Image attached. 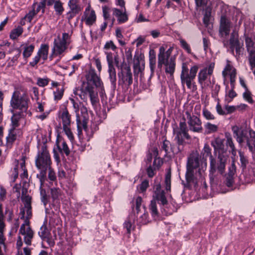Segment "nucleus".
Listing matches in <instances>:
<instances>
[{"instance_id":"obj_39","label":"nucleus","mask_w":255,"mask_h":255,"mask_svg":"<svg viewBox=\"0 0 255 255\" xmlns=\"http://www.w3.org/2000/svg\"><path fill=\"white\" fill-rule=\"evenodd\" d=\"M38 235L42 240H44V238L50 236V233L45 225L44 224L41 227Z\"/></svg>"},{"instance_id":"obj_3","label":"nucleus","mask_w":255,"mask_h":255,"mask_svg":"<svg viewBox=\"0 0 255 255\" xmlns=\"http://www.w3.org/2000/svg\"><path fill=\"white\" fill-rule=\"evenodd\" d=\"M173 48L170 47L166 50L164 46L159 48L158 54V67L161 68L162 65L165 66V71L166 74H169L171 78H173V74L175 70V59L173 57H169L171 54Z\"/></svg>"},{"instance_id":"obj_53","label":"nucleus","mask_w":255,"mask_h":255,"mask_svg":"<svg viewBox=\"0 0 255 255\" xmlns=\"http://www.w3.org/2000/svg\"><path fill=\"white\" fill-rule=\"evenodd\" d=\"M60 189L57 188H52L50 189L51 196L53 200L58 198L60 195Z\"/></svg>"},{"instance_id":"obj_36","label":"nucleus","mask_w":255,"mask_h":255,"mask_svg":"<svg viewBox=\"0 0 255 255\" xmlns=\"http://www.w3.org/2000/svg\"><path fill=\"white\" fill-rule=\"evenodd\" d=\"M26 212V215L25 217L28 218H31L32 214V207L31 206H24L23 208L20 209V215H21L20 219H24L25 213Z\"/></svg>"},{"instance_id":"obj_45","label":"nucleus","mask_w":255,"mask_h":255,"mask_svg":"<svg viewBox=\"0 0 255 255\" xmlns=\"http://www.w3.org/2000/svg\"><path fill=\"white\" fill-rule=\"evenodd\" d=\"M245 42L248 52L255 49V46H254V42L251 38L246 37L245 38Z\"/></svg>"},{"instance_id":"obj_47","label":"nucleus","mask_w":255,"mask_h":255,"mask_svg":"<svg viewBox=\"0 0 255 255\" xmlns=\"http://www.w3.org/2000/svg\"><path fill=\"white\" fill-rule=\"evenodd\" d=\"M15 129V128H11L9 130L8 135L6 137L7 141L9 142H13L16 138V134Z\"/></svg>"},{"instance_id":"obj_9","label":"nucleus","mask_w":255,"mask_h":255,"mask_svg":"<svg viewBox=\"0 0 255 255\" xmlns=\"http://www.w3.org/2000/svg\"><path fill=\"white\" fill-rule=\"evenodd\" d=\"M118 76L119 84L124 85L128 87L132 84V74L130 67L126 64L122 65L121 72L119 73Z\"/></svg>"},{"instance_id":"obj_11","label":"nucleus","mask_w":255,"mask_h":255,"mask_svg":"<svg viewBox=\"0 0 255 255\" xmlns=\"http://www.w3.org/2000/svg\"><path fill=\"white\" fill-rule=\"evenodd\" d=\"M204 170L200 168L198 169V173H196L195 176L194 175V170L187 169L185 175L186 183L184 184V186L189 188L191 184L196 185L198 177L202 178Z\"/></svg>"},{"instance_id":"obj_4","label":"nucleus","mask_w":255,"mask_h":255,"mask_svg":"<svg viewBox=\"0 0 255 255\" xmlns=\"http://www.w3.org/2000/svg\"><path fill=\"white\" fill-rule=\"evenodd\" d=\"M228 159V155L224 152H219L217 158L211 156L209 176L211 181L218 176V173L223 175L225 173Z\"/></svg>"},{"instance_id":"obj_31","label":"nucleus","mask_w":255,"mask_h":255,"mask_svg":"<svg viewBox=\"0 0 255 255\" xmlns=\"http://www.w3.org/2000/svg\"><path fill=\"white\" fill-rule=\"evenodd\" d=\"M212 8L210 6L206 7L203 16V22L207 26L209 24V22L211 17Z\"/></svg>"},{"instance_id":"obj_20","label":"nucleus","mask_w":255,"mask_h":255,"mask_svg":"<svg viewBox=\"0 0 255 255\" xmlns=\"http://www.w3.org/2000/svg\"><path fill=\"white\" fill-rule=\"evenodd\" d=\"M66 44L61 42H57L56 40L55 39L54 41V46L52 49V52L51 54V56H53L55 55H60L66 48Z\"/></svg>"},{"instance_id":"obj_25","label":"nucleus","mask_w":255,"mask_h":255,"mask_svg":"<svg viewBox=\"0 0 255 255\" xmlns=\"http://www.w3.org/2000/svg\"><path fill=\"white\" fill-rule=\"evenodd\" d=\"M85 15V20L86 24L89 26L93 25L96 20V15L94 10H89L88 11H86Z\"/></svg>"},{"instance_id":"obj_17","label":"nucleus","mask_w":255,"mask_h":255,"mask_svg":"<svg viewBox=\"0 0 255 255\" xmlns=\"http://www.w3.org/2000/svg\"><path fill=\"white\" fill-rule=\"evenodd\" d=\"M224 139L217 137L211 141V144L214 148V153L217 154V152H224L226 153L225 151Z\"/></svg>"},{"instance_id":"obj_38","label":"nucleus","mask_w":255,"mask_h":255,"mask_svg":"<svg viewBox=\"0 0 255 255\" xmlns=\"http://www.w3.org/2000/svg\"><path fill=\"white\" fill-rule=\"evenodd\" d=\"M44 182H43L42 184H41V182H40V197H41V200L42 202L43 203L44 205L45 206L48 202V197L47 195L45 190L42 188Z\"/></svg>"},{"instance_id":"obj_30","label":"nucleus","mask_w":255,"mask_h":255,"mask_svg":"<svg viewBox=\"0 0 255 255\" xmlns=\"http://www.w3.org/2000/svg\"><path fill=\"white\" fill-rule=\"evenodd\" d=\"M68 5L70 7V11H73V13H78L81 10V7L76 0H70Z\"/></svg>"},{"instance_id":"obj_16","label":"nucleus","mask_w":255,"mask_h":255,"mask_svg":"<svg viewBox=\"0 0 255 255\" xmlns=\"http://www.w3.org/2000/svg\"><path fill=\"white\" fill-rule=\"evenodd\" d=\"M199 166V157L197 153H192L190 154L188 158L187 163V169L194 170Z\"/></svg>"},{"instance_id":"obj_5","label":"nucleus","mask_w":255,"mask_h":255,"mask_svg":"<svg viewBox=\"0 0 255 255\" xmlns=\"http://www.w3.org/2000/svg\"><path fill=\"white\" fill-rule=\"evenodd\" d=\"M30 100L27 92L23 89H17L13 93L10 106L13 110H18L20 113H25L28 108Z\"/></svg>"},{"instance_id":"obj_7","label":"nucleus","mask_w":255,"mask_h":255,"mask_svg":"<svg viewBox=\"0 0 255 255\" xmlns=\"http://www.w3.org/2000/svg\"><path fill=\"white\" fill-rule=\"evenodd\" d=\"M199 67L197 65L191 67L189 70L186 63H183L182 65V70L180 75L181 84L184 86L186 85L187 88L191 89L196 87L193 82L198 71Z\"/></svg>"},{"instance_id":"obj_50","label":"nucleus","mask_w":255,"mask_h":255,"mask_svg":"<svg viewBox=\"0 0 255 255\" xmlns=\"http://www.w3.org/2000/svg\"><path fill=\"white\" fill-rule=\"evenodd\" d=\"M237 96V94L234 91V89H232L229 91L228 93L226 94V100L228 102H231L232 99Z\"/></svg>"},{"instance_id":"obj_57","label":"nucleus","mask_w":255,"mask_h":255,"mask_svg":"<svg viewBox=\"0 0 255 255\" xmlns=\"http://www.w3.org/2000/svg\"><path fill=\"white\" fill-rule=\"evenodd\" d=\"M236 73L235 70H233L230 75L231 86L232 89H235Z\"/></svg>"},{"instance_id":"obj_48","label":"nucleus","mask_w":255,"mask_h":255,"mask_svg":"<svg viewBox=\"0 0 255 255\" xmlns=\"http://www.w3.org/2000/svg\"><path fill=\"white\" fill-rule=\"evenodd\" d=\"M239 155H240V160L241 163V167L243 168V169H245L246 168V166L247 164L249 163V161L248 160V158L246 156L244 155V154L240 152H239Z\"/></svg>"},{"instance_id":"obj_14","label":"nucleus","mask_w":255,"mask_h":255,"mask_svg":"<svg viewBox=\"0 0 255 255\" xmlns=\"http://www.w3.org/2000/svg\"><path fill=\"white\" fill-rule=\"evenodd\" d=\"M19 234L24 236L23 240L25 244L28 246L31 245V241L34 237V232L30 227L24 228V225H21L19 230Z\"/></svg>"},{"instance_id":"obj_55","label":"nucleus","mask_w":255,"mask_h":255,"mask_svg":"<svg viewBox=\"0 0 255 255\" xmlns=\"http://www.w3.org/2000/svg\"><path fill=\"white\" fill-rule=\"evenodd\" d=\"M63 129L70 140H73L74 136L71 130L70 126L63 127Z\"/></svg>"},{"instance_id":"obj_46","label":"nucleus","mask_w":255,"mask_h":255,"mask_svg":"<svg viewBox=\"0 0 255 255\" xmlns=\"http://www.w3.org/2000/svg\"><path fill=\"white\" fill-rule=\"evenodd\" d=\"M202 153L203 154V155L206 157L209 156L210 161L211 160V156H213L211 153V148L208 144H205L204 145Z\"/></svg>"},{"instance_id":"obj_49","label":"nucleus","mask_w":255,"mask_h":255,"mask_svg":"<svg viewBox=\"0 0 255 255\" xmlns=\"http://www.w3.org/2000/svg\"><path fill=\"white\" fill-rule=\"evenodd\" d=\"M124 227L127 229V233L130 234L131 230H133L134 227L132 226V223L129 219H128L124 224Z\"/></svg>"},{"instance_id":"obj_1","label":"nucleus","mask_w":255,"mask_h":255,"mask_svg":"<svg viewBox=\"0 0 255 255\" xmlns=\"http://www.w3.org/2000/svg\"><path fill=\"white\" fill-rule=\"evenodd\" d=\"M86 81L83 82L80 89L76 88L74 93L83 100L86 99V96L88 94L91 102L94 106L98 102V92L96 91V88L101 87L103 83L94 69H89L86 75Z\"/></svg>"},{"instance_id":"obj_8","label":"nucleus","mask_w":255,"mask_h":255,"mask_svg":"<svg viewBox=\"0 0 255 255\" xmlns=\"http://www.w3.org/2000/svg\"><path fill=\"white\" fill-rule=\"evenodd\" d=\"M188 129L185 122V119H183V122L179 123V128L173 129V134L175 135V139L179 145H182L184 142V138L190 139L191 137L188 133Z\"/></svg>"},{"instance_id":"obj_19","label":"nucleus","mask_w":255,"mask_h":255,"mask_svg":"<svg viewBox=\"0 0 255 255\" xmlns=\"http://www.w3.org/2000/svg\"><path fill=\"white\" fill-rule=\"evenodd\" d=\"M59 118L61 119L63 127L70 126L71 116L66 107H65L59 113Z\"/></svg>"},{"instance_id":"obj_42","label":"nucleus","mask_w":255,"mask_h":255,"mask_svg":"<svg viewBox=\"0 0 255 255\" xmlns=\"http://www.w3.org/2000/svg\"><path fill=\"white\" fill-rule=\"evenodd\" d=\"M149 209L153 217L158 216V212L157 211L155 200L152 199L151 201Z\"/></svg>"},{"instance_id":"obj_58","label":"nucleus","mask_w":255,"mask_h":255,"mask_svg":"<svg viewBox=\"0 0 255 255\" xmlns=\"http://www.w3.org/2000/svg\"><path fill=\"white\" fill-rule=\"evenodd\" d=\"M21 200L24 206H31V197L29 195L21 197Z\"/></svg>"},{"instance_id":"obj_33","label":"nucleus","mask_w":255,"mask_h":255,"mask_svg":"<svg viewBox=\"0 0 255 255\" xmlns=\"http://www.w3.org/2000/svg\"><path fill=\"white\" fill-rule=\"evenodd\" d=\"M23 28L18 26L16 28L12 29L10 33V38L12 40H15L23 32Z\"/></svg>"},{"instance_id":"obj_52","label":"nucleus","mask_w":255,"mask_h":255,"mask_svg":"<svg viewBox=\"0 0 255 255\" xmlns=\"http://www.w3.org/2000/svg\"><path fill=\"white\" fill-rule=\"evenodd\" d=\"M143 214L140 217L138 222L141 224H146L147 222V216L148 215L147 213H145L146 210L144 206H143Z\"/></svg>"},{"instance_id":"obj_62","label":"nucleus","mask_w":255,"mask_h":255,"mask_svg":"<svg viewBox=\"0 0 255 255\" xmlns=\"http://www.w3.org/2000/svg\"><path fill=\"white\" fill-rule=\"evenodd\" d=\"M64 90L61 89V90L58 89L56 91L54 92V99L55 100H60L63 95Z\"/></svg>"},{"instance_id":"obj_41","label":"nucleus","mask_w":255,"mask_h":255,"mask_svg":"<svg viewBox=\"0 0 255 255\" xmlns=\"http://www.w3.org/2000/svg\"><path fill=\"white\" fill-rule=\"evenodd\" d=\"M171 172L168 171L165 175L164 184L165 189L167 191H170L171 189Z\"/></svg>"},{"instance_id":"obj_27","label":"nucleus","mask_w":255,"mask_h":255,"mask_svg":"<svg viewBox=\"0 0 255 255\" xmlns=\"http://www.w3.org/2000/svg\"><path fill=\"white\" fill-rule=\"evenodd\" d=\"M226 144L227 146L230 147L231 149L232 154L235 155L236 154V149L233 142V138L230 133H226Z\"/></svg>"},{"instance_id":"obj_34","label":"nucleus","mask_w":255,"mask_h":255,"mask_svg":"<svg viewBox=\"0 0 255 255\" xmlns=\"http://www.w3.org/2000/svg\"><path fill=\"white\" fill-rule=\"evenodd\" d=\"M34 49V46L33 44H31L28 45L27 44L25 45L24 47V50L23 51V56L25 59H27L29 57L32 53H33Z\"/></svg>"},{"instance_id":"obj_61","label":"nucleus","mask_w":255,"mask_h":255,"mask_svg":"<svg viewBox=\"0 0 255 255\" xmlns=\"http://www.w3.org/2000/svg\"><path fill=\"white\" fill-rule=\"evenodd\" d=\"M48 178L50 181H54L56 179V176L54 170L51 168V166L48 168Z\"/></svg>"},{"instance_id":"obj_59","label":"nucleus","mask_w":255,"mask_h":255,"mask_svg":"<svg viewBox=\"0 0 255 255\" xmlns=\"http://www.w3.org/2000/svg\"><path fill=\"white\" fill-rule=\"evenodd\" d=\"M14 164H15V167L13 168V181L14 182L16 179L18 177V166L19 164L18 160H15L14 162Z\"/></svg>"},{"instance_id":"obj_18","label":"nucleus","mask_w":255,"mask_h":255,"mask_svg":"<svg viewBox=\"0 0 255 255\" xmlns=\"http://www.w3.org/2000/svg\"><path fill=\"white\" fill-rule=\"evenodd\" d=\"M59 151L61 153H64L66 156H68L70 153L69 148L62 137L58 135L56 141Z\"/></svg>"},{"instance_id":"obj_37","label":"nucleus","mask_w":255,"mask_h":255,"mask_svg":"<svg viewBox=\"0 0 255 255\" xmlns=\"http://www.w3.org/2000/svg\"><path fill=\"white\" fill-rule=\"evenodd\" d=\"M162 149L165 151V155L173 152V146L169 141L165 139L163 140L161 146Z\"/></svg>"},{"instance_id":"obj_6","label":"nucleus","mask_w":255,"mask_h":255,"mask_svg":"<svg viewBox=\"0 0 255 255\" xmlns=\"http://www.w3.org/2000/svg\"><path fill=\"white\" fill-rule=\"evenodd\" d=\"M234 136L240 144L246 143L248 148L255 145V131L252 129L240 128L238 126L232 127Z\"/></svg>"},{"instance_id":"obj_12","label":"nucleus","mask_w":255,"mask_h":255,"mask_svg":"<svg viewBox=\"0 0 255 255\" xmlns=\"http://www.w3.org/2000/svg\"><path fill=\"white\" fill-rule=\"evenodd\" d=\"M231 22L225 15H222L220 20L219 29V34L221 37H226L230 33Z\"/></svg>"},{"instance_id":"obj_32","label":"nucleus","mask_w":255,"mask_h":255,"mask_svg":"<svg viewBox=\"0 0 255 255\" xmlns=\"http://www.w3.org/2000/svg\"><path fill=\"white\" fill-rule=\"evenodd\" d=\"M144 69V64L139 61L138 58L134 63L133 70L135 75H137L139 73H141Z\"/></svg>"},{"instance_id":"obj_63","label":"nucleus","mask_w":255,"mask_h":255,"mask_svg":"<svg viewBox=\"0 0 255 255\" xmlns=\"http://www.w3.org/2000/svg\"><path fill=\"white\" fill-rule=\"evenodd\" d=\"M149 186V182L147 180H144L139 185V189L141 192H143L146 191Z\"/></svg>"},{"instance_id":"obj_26","label":"nucleus","mask_w":255,"mask_h":255,"mask_svg":"<svg viewBox=\"0 0 255 255\" xmlns=\"http://www.w3.org/2000/svg\"><path fill=\"white\" fill-rule=\"evenodd\" d=\"M11 112L13 114V115L11 118L12 125L11 128H15L16 127H18L19 121L24 116V114L20 112L14 113L13 110H11Z\"/></svg>"},{"instance_id":"obj_29","label":"nucleus","mask_w":255,"mask_h":255,"mask_svg":"<svg viewBox=\"0 0 255 255\" xmlns=\"http://www.w3.org/2000/svg\"><path fill=\"white\" fill-rule=\"evenodd\" d=\"M49 46L47 44H42L37 54L44 60H46L48 57Z\"/></svg>"},{"instance_id":"obj_21","label":"nucleus","mask_w":255,"mask_h":255,"mask_svg":"<svg viewBox=\"0 0 255 255\" xmlns=\"http://www.w3.org/2000/svg\"><path fill=\"white\" fill-rule=\"evenodd\" d=\"M209 75L207 74V68H204L201 70L198 74V82L201 85V87H205L208 86V84H206V80L208 79Z\"/></svg>"},{"instance_id":"obj_56","label":"nucleus","mask_w":255,"mask_h":255,"mask_svg":"<svg viewBox=\"0 0 255 255\" xmlns=\"http://www.w3.org/2000/svg\"><path fill=\"white\" fill-rule=\"evenodd\" d=\"M203 115L207 120H212L215 119L214 116L207 109L203 110Z\"/></svg>"},{"instance_id":"obj_28","label":"nucleus","mask_w":255,"mask_h":255,"mask_svg":"<svg viewBox=\"0 0 255 255\" xmlns=\"http://www.w3.org/2000/svg\"><path fill=\"white\" fill-rule=\"evenodd\" d=\"M153 199L155 200V201H157L158 202H160L163 206H165L168 203L164 191L161 193L160 192V193L156 195H153Z\"/></svg>"},{"instance_id":"obj_60","label":"nucleus","mask_w":255,"mask_h":255,"mask_svg":"<svg viewBox=\"0 0 255 255\" xmlns=\"http://www.w3.org/2000/svg\"><path fill=\"white\" fill-rule=\"evenodd\" d=\"M106 55L107 60L108 63V66L109 67H113V54L111 52H105Z\"/></svg>"},{"instance_id":"obj_51","label":"nucleus","mask_w":255,"mask_h":255,"mask_svg":"<svg viewBox=\"0 0 255 255\" xmlns=\"http://www.w3.org/2000/svg\"><path fill=\"white\" fill-rule=\"evenodd\" d=\"M234 50H236V54L234 53V55L237 58L240 57V55L243 54L244 50L243 44L240 43V44L235 46L234 47Z\"/></svg>"},{"instance_id":"obj_13","label":"nucleus","mask_w":255,"mask_h":255,"mask_svg":"<svg viewBox=\"0 0 255 255\" xmlns=\"http://www.w3.org/2000/svg\"><path fill=\"white\" fill-rule=\"evenodd\" d=\"M4 215L7 216V221L10 222L13 218V211L8 206H6L4 213L2 204H0V234H2L3 233L5 227V224L4 222L5 218Z\"/></svg>"},{"instance_id":"obj_43","label":"nucleus","mask_w":255,"mask_h":255,"mask_svg":"<svg viewBox=\"0 0 255 255\" xmlns=\"http://www.w3.org/2000/svg\"><path fill=\"white\" fill-rule=\"evenodd\" d=\"M54 4V8L57 14L61 15L64 11L62 3L59 0H56Z\"/></svg>"},{"instance_id":"obj_2","label":"nucleus","mask_w":255,"mask_h":255,"mask_svg":"<svg viewBox=\"0 0 255 255\" xmlns=\"http://www.w3.org/2000/svg\"><path fill=\"white\" fill-rule=\"evenodd\" d=\"M51 160L48 151L45 146H43L39 151L35 159L36 167L40 170L37 177L39 179L41 184L46 180V173L48 168L51 166Z\"/></svg>"},{"instance_id":"obj_22","label":"nucleus","mask_w":255,"mask_h":255,"mask_svg":"<svg viewBox=\"0 0 255 255\" xmlns=\"http://www.w3.org/2000/svg\"><path fill=\"white\" fill-rule=\"evenodd\" d=\"M70 101L71 102L73 108L74 109V112L76 114V122L78 125V126L81 124V119L80 115L79 114L80 109L83 104L81 102H76L73 99H70Z\"/></svg>"},{"instance_id":"obj_35","label":"nucleus","mask_w":255,"mask_h":255,"mask_svg":"<svg viewBox=\"0 0 255 255\" xmlns=\"http://www.w3.org/2000/svg\"><path fill=\"white\" fill-rule=\"evenodd\" d=\"M110 78L113 87L115 88L116 87V81H117V77H116V70L114 66L109 67L108 70Z\"/></svg>"},{"instance_id":"obj_10","label":"nucleus","mask_w":255,"mask_h":255,"mask_svg":"<svg viewBox=\"0 0 255 255\" xmlns=\"http://www.w3.org/2000/svg\"><path fill=\"white\" fill-rule=\"evenodd\" d=\"M185 114L187 116L189 129L194 132H202L203 128L200 118L196 116L191 115L188 111L186 112Z\"/></svg>"},{"instance_id":"obj_15","label":"nucleus","mask_w":255,"mask_h":255,"mask_svg":"<svg viewBox=\"0 0 255 255\" xmlns=\"http://www.w3.org/2000/svg\"><path fill=\"white\" fill-rule=\"evenodd\" d=\"M236 172V166L234 160H233L230 166L229 167V171L226 176L225 183L227 186L232 187L235 182V174Z\"/></svg>"},{"instance_id":"obj_23","label":"nucleus","mask_w":255,"mask_h":255,"mask_svg":"<svg viewBox=\"0 0 255 255\" xmlns=\"http://www.w3.org/2000/svg\"><path fill=\"white\" fill-rule=\"evenodd\" d=\"M229 43L231 52L232 54L234 55V47L241 43L238 39V33L235 31L233 32L231 34Z\"/></svg>"},{"instance_id":"obj_44","label":"nucleus","mask_w":255,"mask_h":255,"mask_svg":"<svg viewBox=\"0 0 255 255\" xmlns=\"http://www.w3.org/2000/svg\"><path fill=\"white\" fill-rule=\"evenodd\" d=\"M249 53V59L251 69L255 67V49L248 51Z\"/></svg>"},{"instance_id":"obj_54","label":"nucleus","mask_w":255,"mask_h":255,"mask_svg":"<svg viewBox=\"0 0 255 255\" xmlns=\"http://www.w3.org/2000/svg\"><path fill=\"white\" fill-rule=\"evenodd\" d=\"M179 40L181 46L188 53H190L191 52V50L189 45L187 43V42L182 38H180Z\"/></svg>"},{"instance_id":"obj_40","label":"nucleus","mask_w":255,"mask_h":255,"mask_svg":"<svg viewBox=\"0 0 255 255\" xmlns=\"http://www.w3.org/2000/svg\"><path fill=\"white\" fill-rule=\"evenodd\" d=\"M205 128L207 133L215 132L218 130V127L217 125L212 124L210 123H207L205 125Z\"/></svg>"},{"instance_id":"obj_64","label":"nucleus","mask_w":255,"mask_h":255,"mask_svg":"<svg viewBox=\"0 0 255 255\" xmlns=\"http://www.w3.org/2000/svg\"><path fill=\"white\" fill-rule=\"evenodd\" d=\"M104 48L106 50H108L111 48L113 50H115L117 49V47L112 41H110L106 42Z\"/></svg>"},{"instance_id":"obj_24","label":"nucleus","mask_w":255,"mask_h":255,"mask_svg":"<svg viewBox=\"0 0 255 255\" xmlns=\"http://www.w3.org/2000/svg\"><path fill=\"white\" fill-rule=\"evenodd\" d=\"M113 13L117 17L119 23H124L128 20V16L126 11L123 12L119 9L115 8Z\"/></svg>"}]
</instances>
